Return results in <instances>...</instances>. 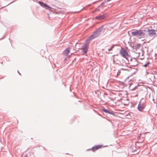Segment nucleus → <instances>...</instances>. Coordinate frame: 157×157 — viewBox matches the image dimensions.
<instances>
[{
	"label": "nucleus",
	"mask_w": 157,
	"mask_h": 157,
	"mask_svg": "<svg viewBox=\"0 0 157 157\" xmlns=\"http://www.w3.org/2000/svg\"><path fill=\"white\" fill-rule=\"evenodd\" d=\"M1 63L2 64V63H3V62H1Z\"/></svg>",
	"instance_id": "obj_26"
},
{
	"label": "nucleus",
	"mask_w": 157,
	"mask_h": 157,
	"mask_svg": "<svg viewBox=\"0 0 157 157\" xmlns=\"http://www.w3.org/2000/svg\"><path fill=\"white\" fill-rule=\"evenodd\" d=\"M107 13H105L102 15H99L95 17L96 19L101 20L104 19L107 17Z\"/></svg>",
	"instance_id": "obj_8"
},
{
	"label": "nucleus",
	"mask_w": 157,
	"mask_h": 157,
	"mask_svg": "<svg viewBox=\"0 0 157 157\" xmlns=\"http://www.w3.org/2000/svg\"><path fill=\"white\" fill-rule=\"evenodd\" d=\"M4 37H3V38H2V39H1L0 40H2V39H3L4 38Z\"/></svg>",
	"instance_id": "obj_23"
},
{
	"label": "nucleus",
	"mask_w": 157,
	"mask_h": 157,
	"mask_svg": "<svg viewBox=\"0 0 157 157\" xmlns=\"http://www.w3.org/2000/svg\"><path fill=\"white\" fill-rule=\"evenodd\" d=\"M137 88V86H135L134 87V88H133L131 90H135L136 89V88Z\"/></svg>",
	"instance_id": "obj_16"
},
{
	"label": "nucleus",
	"mask_w": 157,
	"mask_h": 157,
	"mask_svg": "<svg viewBox=\"0 0 157 157\" xmlns=\"http://www.w3.org/2000/svg\"><path fill=\"white\" fill-rule=\"evenodd\" d=\"M130 60L131 61H132L131 66L135 67V66L138 65V62L137 61V60L136 59H135V58L134 59L133 61L131 59Z\"/></svg>",
	"instance_id": "obj_12"
},
{
	"label": "nucleus",
	"mask_w": 157,
	"mask_h": 157,
	"mask_svg": "<svg viewBox=\"0 0 157 157\" xmlns=\"http://www.w3.org/2000/svg\"><path fill=\"white\" fill-rule=\"evenodd\" d=\"M122 66H124V65H122Z\"/></svg>",
	"instance_id": "obj_27"
},
{
	"label": "nucleus",
	"mask_w": 157,
	"mask_h": 157,
	"mask_svg": "<svg viewBox=\"0 0 157 157\" xmlns=\"http://www.w3.org/2000/svg\"><path fill=\"white\" fill-rule=\"evenodd\" d=\"M120 53L123 57L125 58L130 57L128 52L124 48H121L120 50Z\"/></svg>",
	"instance_id": "obj_5"
},
{
	"label": "nucleus",
	"mask_w": 157,
	"mask_h": 157,
	"mask_svg": "<svg viewBox=\"0 0 157 157\" xmlns=\"http://www.w3.org/2000/svg\"><path fill=\"white\" fill-rule=\"evenodd\" d=\"M120 70L123 71H128V68L127 66H125L123 68H121Z\"/></svg>",
	"instance_id": "obj_14"
},
{
	"label": "nucleus",
	"mask_w": 157,
	"mask_h": 157,
	"mask_svg": "<svg viewBox=\"0 0 157 157\" xmlns=\"http://www.w3.org/2000/svg\"><path fill=\"white\" fill-rule=\"evenodd\" d=\"M18 71V74H19V75H21V74L19 73V71Z\"/></svg>",
	"instance_id": "obj_22"
},
{
	"label": "nucleus",
	"mask_w": 157,
	"mask_h": 157,
	"mask_svg": "<svg viewBox=\"0 0 157 157\" xmlns=\"http://www.w3.org/2000/svg\"><path fill=\"white\" fill-rule=\"evenodd\" d=\"M38 3L42 7L47 10H50L51 8L47 4L41 1H38Z\"/></svg>",
	"instance_id": "obj_6"
},
{
	"label": "nucleus",
	"mask_w": 157,
	"mask_h": 157,
	"mask_svg": "<svg viewBox=\"0 0 157 157\" xmlns=\"http://www.w3.org/2000/svg\"><path fill=\"white\" fill-rule=\"evenodd\" d=\"M114 45H113L111 46V48L112 49H113V48H114Z\"/></svg>",
	"instance_id": "obj_18"
},
{
	"label": "nucleus",
	"mask_w": 157,
	"mask_h": 157,
	"mask_svg": "<svg viewBox=\"0 0 157 157\" xmlns=\"http://www.w3.org/2000/svg\"><path fill=\"white\" fill-rule=\"evenodd\" d=\"M146 32L147 33H148L149 36H153L155 34H156L155 31L154 29L147 30Z\"/></svg>",
	"instance_id": "obj_9"
},
{
	"label": "nucleus",
	"mask_w": 157,
	"mask_h": 157,
	"mask_svg": "<svg viewBox=\"0 0 157 157\" xmlns=\"http://www.w3.org/2000/svg\"><path fill=\"white\" fill-rule=\"evenodd\" d=\"M150 63V62H147L146 63L144 64V66L145 67H147V66Z\"/></svg>",
	"instance_id": "obj_15"
},
{
	"label": "nucleus",
	"mask_w": 157,
	"mask_h": 157,
	"mask_svg": "<svg viewBox=\"0 0 157 157\" xmlns=\"http://www.w3.org/2000/svg\"><path fill=\"white\" fill-rule=\"evenodd\" d=\"M104 28V26L102 25L95 31H94L92 34L90 35L89 37L86 39V41L90 42L92 40L97 37L100 35L102 31Z\"/></svg>",
	"instance_id": "obj_1"
},
{
	"label": "nucleus",
	"mask_w": 157,
	"mask_h": 157,
	"mask_svg": "<svg viewBox=\"0 0 157 157\" xmlns=\"http://www.w3.org/2000/svg\"><path fill=\"white\" fill-rule=\"evenodd\" d=\"M70 48L68 47L63 52V54L64 55L68 56L69 53L70 52L69 49Z\"/></svg>",
	"instance_id": "obj_11"
},
{
	"label": "nucleus",
	"mask_w": 157,
	"mask_h": 157,
	"mask_svg": "<svg viewBox=\"0 0 157 157\" xmlns=\"http://www.w3.org/2000/svg\"><path fill=\"white\" fill-rule=\"evenodd\" d=\"M25 157H29V156L27 154H26V155H25Z\"/></svg>",
	"instance_id": "obj_19"
},
{
	"label": "nucleus",
	"mask_w": 157,
	"mask_h": 157,
	"mask_svg": "<svg viewBox=\"0 0 157 157\" xmlns=\"http://www.w3.org/2000/svg\"><path fill=\"white\" fill-rule=\"evenodd\" d=\"M101 147H102V145H96L95 146L91 148V150L93 151H94L97 150H98V149H99Z\"/></svg>",
	"instance_id": "obj_10"
},
{
	"label": "nucleus",
	"mask_w": 157,
	"mask_h": 157,
	"mask_svg": "<svg viewBox=\"0 0 157 157\" xmlns=\"http://www.w3.org/2000/svg\"><path fill=\"white\" fill-rule=\"evenodd\" d=\"M141 46V45L140 44H138L136 45L135 46H133V49H134L136 50L138 48H139Z\"/></svg>",
	"instance_id": "obj_13"
},
{
	"label": "nucleus",
	"mask_w": 157,
	"mask_h": 157,
	"mask_svg": "<svg viewBox=\"0 0 157 157\" xmlns=\"http://www.w3.org/2000/svg\"><path fill=\"white\" fill-rule=\"evenodd\" d=\"M90 150V149H87V150L88 151V150Z\"/></svg>",
	"instance_id": "obj_25"
},
{
	"label": "nucleus",
	"mask_w": 157,
	"mask_h": 157,
	"mask_svg": "<svg viewBox=\"0 0 157 157\" xmlns=\"http://www.w3.org/2000/svg\"><path fill=\"white\" fill-rule=\"evenodd\" d=\"M99 115L100 116H101L100 114H99Z\"/></svg>",
	"instance_id": "obj_28"
},
{
	"label": "nucleus",
	"mask_w": 157,
	"mask_h": 157,
	"mask_svg": "<svg viewBox=\"0 0 157 157\" xmlns=\"http://www.w3.org/2000/svg\"><path fill=\"white\" fill-rule=\"evenodd\" d=\"M86 41L85 44H83L81 47V49L82 50V52L83 53V54H85L87 53L89 48V44L90 42L88 41H86Z\"/></svg>",
	"instance_id": "obj_4"
},
{
	"label": "nucleus",
	"mask_w": 157,
	"mask_h": 157,
	"mask_svg": "<svg viewBox=\"0 0 157 157\" xmlns=\"http://www.w3.org/2000/svg\"><path fill=\"white\" fill-rule=\"evenodd\" d=\"M105 94L107 95L105 93L104 94H103V96L104 97V96Z\"/></svg>",
	"instance_id": "obj_20"
},
{
	"label": "nucleus",
	"mask_w": 157,
	"mask_h": 157,
	"mask_svg": "<svg viewBox=\"0 0 157 157\" xmlns=\"http://www.w3.org/2000/svg\"><path fill=\"white\" fill-rule=\"evenodd\" d=\"M137 71V69H136V71H135V72H136V71Z\"/></svg>",
	"instance_id": "obj_24"
},
{
	"label": "nucleus",
	"mask_w": 157,
	"mask_h": 157,
	"mask_svg": "<svg viewBox=\"0 0 157 157\" xmlns=\"http://www.w3.org/2000/svg\"><path fill=\"white\" fill-rule=\"evenodd\" d=\"M147 32L145 30H136L131 32L133 36H135L139 39L144 38L146 36Z\"/></svg>",
	"instance_id": "obj_2"
},
{
	"label": "nucleus",
	"mask_w": 157,
	"mask_h": 157,
	"mask_svg": "<svg viewBox=\"0 0 157 157\" xmlns=\"http://www.w3.org/2000/svg\"><path fill=\"white\" fill-rule=\"evenodd\" d=\"M101 110L106 113L111 114L113 116L115 115V113L113 111H110L108 110L105 109L104 107H102L101 108Z\"/></svg>",
	"instance_id": "obj_7"
},
{
	"label": "nucleus",
	"mask_w": 157,
	"mask_h": 157,
	"mask_svg": "<svg viewBox=\"0 0 157 157\" xmlns=\"http://www.w3.org/2000/svg\"><path fill=\"white\" fill-rule=\"evenodd\" d=\"M146 106V101L144 99L142 98L140 101L138 105L137 109L139 111L142 112Z\"/></svg>",
	"instance_id": "obj_3"
},
{
	"label": "nucleus",
	"mask_w": 157,
	"mask_h": 157,
	"mask_svg": "<svg viewBox=\"0 0 157 157\" xmlns=\"http://www.w3.org/2000/svg\"><path fill=\"white\" fill-rule=\"evenodd\" d=\"M112 50V49L111 48H110L108 50V52H109L110 51H111Z\"/></svg>",
	"instance_id": "obj_17"
},
{
	"label": "nucleus",
	"mask_w": 157,
	"mask_h": 157,
	"mask_svg": "<svg viewBox=\"0 0 157 157\" xmlns=\"http://www.w3.org/2000/svg\"><path fill=\"white\" fill-rule=\"evenodd\" d=\"M15 1V0H14V1H13V2H10V3L8 5H9L10 4H11V3H12V2H14Z\"/></svg>",
	"instance_id": "obj_21"
}]
</instances>
